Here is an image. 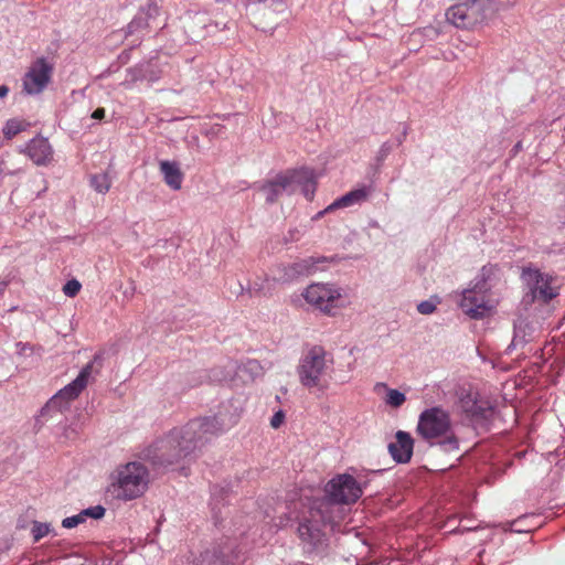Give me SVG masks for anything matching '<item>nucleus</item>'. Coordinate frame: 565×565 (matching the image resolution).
<instances>
[{
  "instance_id": "b1692460",
  "label": "nucleus",
  "mask_w": 565,
  "mask_h": 565,
  "mask_svg": "<svg viewBox=\"0 0 565 565\" xmlns=\"http://www.w3.org/2000/svg\"><path fill=\"white\" fill-rule=\"evenodd\" d=\"M90 186L98 193L105 194L109 191L111 182L107 173H98L90 177Z\"/></svg>"
},
{
  "instance_id": "6e6552de",
  "label": "nucleus",
  "mask_w": 565,
  "mask_h": 565,
  "mask_svg": "<svg viewBox=\"0 0 565 565\" xmlns=\"http://www.w3.org/2000/svg\"><path fill=\"white\" fill-rule=\"evenodd\" d=\"M100 358L95 355L94 359L88 362L79 372L77 377L61 388L42 408V414L50 412L51 409L62 408L66 406L71 401L77 398L83 390L88 385L93 373H98L100 367Z\"/></svg>"
},
{
  "instance_id": "f704fd0d",
  "label": "nucleus",
  "mask_w": 565,
  "mask_h": 565,
  "mask_svg": "<svg viewBox=\"0 0 565 565\" xmlns=\"http://www.w3.org/2000/svg\"><path fill=\"white\" fill-rule=\"evenodd\" d=\"M284 418H285V415L282 412H277L273 417H271V420H270V425L271 427L274 428H278L281 423L284 422Z\"/></svg>"
},
{
  "instance_id": "58836bf2",
  "label": "nucleus",
  "mask_w": 565,
  "mask_h": 565,
  "mask_svg": "<svg viewBox=\"0 0 565 565\" xmlns=\"http://www.w3.org/2000/svg\"><path fill=\"white\" fill-rule=\"evenodd\" d=\"M519 522H520V521H514V522L512 523V531H514V532H527L526 530H523V529L518 527V523H519Z\"/></svg>"
},
{
  "instance_id": "ea45409f",
  "label": "nucleus",
  "mask_w": 565,
  "mask_h": 565,
  "mask_svg": "<svg viewBox=\"0 0 565 565\" xmlns=\"http://www.w3.org/2000/svg\"><path fill=\"white\" fill-rule=\"evenodd\" d=\"M8 286L7 281H0V296L3 295Z\"/></svg>"
},
{
  "instance_id": "39448f33",
  "label": "nucleus",
  "mask_w": 565,
  "mask_h": 565,
  "mask_svg": "<svg viewBox=\"0 0 565 565\" xmlns=\"http://www.w3.org/2000/svg\"><path fill=\"white\" fill-rule=\"evenodd\" d=\"M491 270L492 268L483 267L481 276L473 286L462 291L460 308L472 319H482L491 315L498 305V300L490 292L491 286L486 278Z\"/></svg>"
},
{
  "instance_id": "7ed1b4c3",
  "label": "nucleus",
  "mask_w": 565,
  "mask_h": 565,
  "mask_svg": "<svg viewBox=\"0 0 565 565\" xmlns=\"http://www.w3.org/2000/svg\"><path fill=\"white\" fill-rule=\"evenodd\" d=\"M417 433L431 445H438L445 452H455L459 449L450 415L441 407L425 409L419 415Z\"/></svg>"
},
{
  "instance_id": "412c9836",
  "label": "nucleus",
  "mask_w": 565,
  "mask_h": 565,
  "mask_svg": "<svg viewBox=\"0 0 565 565\" xmlns=\"http://www.w3.org/2000/svg\"><path fill=\"white\" fill-rule=\"evenodd\" d=\"M527 328H529V323H527L526 319L519 318L514 322V334H513V339H512L510 345L507 349L508 353H512L513 350H515L518 348H524L527 344V339H526Z\"/></svg>"
},
{
  "instance_id": "1a4fd4ad",
  "label": "nucleus",
  "mask_w": 565,
  "mask_h": 565,
  "mask_svg": "<svg viewBox=\"0 0 565 565\" xmlns=\"http://www.w3.org/2000/svg\"><path fill=\"white\" fill-rule=\"evenodd\" d=\"M301 297L316 310L331 316L340 307L342 289L333 284L315 282L303 289Z\"/></svg>"
},
{
  "instance_id": "72a5a7b5",
  "label": "nucleus",
  "mask_w": 565,
  "mask_h": 565,
  "mask_svg": "<svg viewBox=\"0 0 565 565\" xmlns=\"http://www.w3.org/2000/svg\"><path fill=\"white\" fill-rule=\"evenodd\" d=\"M391 151H392V146L388 142H384L379 149V152L376 156L377 162L384 161Z\"/></svg>"
},
{
  "instance_id": "a19ab883",
  "label": "nucleus",
  "mask_w": 565,
  "mask_h": 565,
  "mask_svg": "<svg viewBox=\"0 0 565 565\" xmlns=\"http://www.w3.org/2000/svg\"><path fill=\"white\" fill-rule=\"evenodd\" d=\"M469 397H473V396H472L471 394H468L467 396H465V397H462V398H461V406H462V407H463V402H465V401H468V404H467L468 406H471V405H472L471 401H469Z\"/></svg>"
},
{
  "instance_id": "0eeeda50",
  "label": "nucleus",
  "mask_w": 565,
  "mask_h": 565,
  "mask_svg": "<svg viewBox=\"0 0 565 565\" xmlns=\"http://www.w3.org/2000/svg\"><path fill=\"white\" fill-rule=\"evenodd\" d=\"M495 11L493 0H462L447 10L446 18L457 28L470 29L490 19Z\"/></svg>"
},
{
  "instance_id": "473e14b6",
  "label": "nucleus",
  "mask_w": 565,
  "mask_h": 565,
  "mask_svg": "<svg viewBox=\"0 0 565 565\" xmlns=\"http://www.w3.org/2000/svg\"><path fill=\"white\" fill-rule=\"evenodd\" d=\"M266 282H267V280H264V281H260V282L254 281L252 284V286L249 287L248 292L250 295H253V294L254 295H263V296L269 295L270 294L269 289L265 288V284Z\"/></svg>"
},
{
  "instance_id": "f8f14e48",
  "label": "nucleus",
  "mask_w": 565,
  "mask_h": 565,
  "mask_svg": "<svg viewBox=\"0 0 565 565\" xmlns=\"http://www.w3.org/2000/svg\"><path fill=\"white\" fill-rule=\"evenodd\" d=\"M326 262L327 258L321 256H310L307 258L298 259L291 264L281 266V274L276 277V279L286 282L297 279L301 276H309L316 273L318 269H321L322 267L320 265Z\"/></svg>"
},
{
  "instance_id": "f257e3e1",
  "label": "nucleus",
  "mask_w": 565,
  "mask_h": 565,
  "mask_svg": "<svg viewBox=\"0 0 565 565\" xmlns=\"http://www.w3.org/2000/svg\"><path fill=\"white\" fill-rule=\"evenodd\" d=\"M238 415L220 411L215 416L195 418L182 427H174L167 434L154 439L140 452V459L156 469H169L181 465L196 449L204 446L233 427Z\"/></svg>"
},
{
  "instance_id": "9d476101",
  "label": "nucleus",
  "mask_w": 565,
  "mask_h": 565,
  "mask_svg": "<svg viewBox=\"0 0 565 565\" xmlns=\"http://www.w3.org/2000/svg\"><path fill=\"white\" fill-rule=\"evenodd\" d=\"M532 303L539 302L548 305L551 300L559 295L562 281L557 276L532 270Z\"/></svg>"
},
{
  "instance_id": "a878e982",
  "label": "nucleus",
  "mask_w": 565,
  "mask_h": 565,
  "mask_svg": "<svg viewBox=\"0 0 565 565\" xmlns=\"http://www.w3.org/2000/svg\"><path fill=\"white\" fill-rule=\"evenodd\" d=\"M439 303H440V299L437 296L431 297L428 300L420 301L417 305V311L420 315H425V316L431 315V313H434L436 311L437 306Z\"/></svg>"
},
{
  "instance_id": "4be33fe9",
  "label": "nucleus",
  "mask_w": 565,
  "mask_h": 565,
  "mask_svg": "<svg viewBox=\"0 0 565 565\" xmlns=\"http://www.w3.org/2000/svg\"><path fill=\"white\" fill-rule=\"evenodd\" d=\"M472 405L468 406V401L463 402V411L470 414L473 417H488V413L491 412V407L489 405L483 404L482 402L477 401L476 397H469Z\"/></svg>"
},
{
  "instance_id": "7c9ffc66",
  "label": "nucleus",
  "mask_w": 565,
  "mask_h": 565,
  "mask_svg": "<svg viewBox=\"0 0 565 565\" xmlns=\"http://www.w3.org/2000/svg\"><path fill=\"white\" fill-rule=\"evenodd\" d=\"M79 290L81 284L75 279L67 281L63 287L64 294L68 297H75Z\"/></svg>"
},
{
  "instance_id": "c85d7f7f",
  "label": "nucleus",
  "mask_w": 565,
  "mask_h": 565,
  "mask_svg": "<svg viewBox=\"0 0 565 565\" xmlns=\"http://www.w3.org/2000/svg\"><path fill=\"white\" fill-rule=\"evenodd\" d=\"M15 352L20 358H31L36 351H40L41 348H35L34 345L26 342H17L15 343Z\"/></svg>"
},
{
  "instance_id": "cd10ccee",
  "label": "nucleus",
  "mask_w": 565,
  "mask_h": 565,
  "mask_svg": "<svg viewBox=\"0 0 565 565\" xmlns=\"http://www.w3.org/2000/svg\"><path fill=\"white\" fill-rule=\"evenodd\" d=\"M23 130V124L22 121L18 120V119H10L6 122L4 127H3V135L8 138V139H11L12 137H14L15 135H18L19 132H21Z\"/></svg>"
},
{
  "instance_id": "20e7f679",
  "label": "nucleus",
  "mask_w": 565,
  "mask_h": 565,
  "mask_svg": "<svg viewBox=\"0 0 565 565\" xmlns=\"http://www.w3.org/2000/svg\"><path fill=\"white\" fill-rule=\"evenodd\" d=\"M332 370V358L322 347L316 345L300 359L297 374L302 386L323 393L330 385Z\"/></svg>"
},
{
  "instance_id": "e433bc0d",
  "label": "nucleus",
  "mask_w": 565,
  "mask_h": 565,
  "mask_svg": "<svg viewBox=\"0 0 565 565\" xmlns=\"http://www.w3.org/2000/svg\"><path fill=\"white\" fill-rule=\"evenodd\" d=\"M135 286H134V282H131V286L129 289L125 290L124 291V296L127 297V298H131L135 294Z\"/></svg>"
},
{
  "instance_id": "6ab92c4d",
  "label": "nucleus",
  "mask_w": 565,
  "mask_h": 565,
  "mask_svg": "<svg viewBox=\"0 0 565 565\" xmlns=\"http://www.w3.org/2000/svg\"><path fill=\"white\" fill-rule=\"evenodd\" d=\"M160 172L162 173L163 180L168 186L175 191L181 189L183 173L177 162L167 160L161 161Z\"/></svg>"
},
{
  "instance_id": "37998d69",
  "label": "nucleus",
  "mask_w": 565,
  "mask_h": 565,
  "mask_svg": "<svg viewBox=\"0 0 565 565\" xmlns=\"http://www.w3.org/2000/svg\"><path fill=\"white\" fill-rule=\"evenodd\" d=\"M529 268L524 267L523 270H522V275L525 276L527 273H529Z\"/></svg>"
},
{
  "instance_id": "2f4dec72",
  "label": "nucleus",
  "mask_w": 565,
  "mask_h": 565,
  "mask_svg": "<svg viewBox=\"0 0 565 565\" xmlns=\"http://www.w3.org/2000/svg\"><path fill=\"white\" fill-rule=\"evenodd\" d=\"M82 513L85 516V519L89 516L97 520L104 516L105 509L102 505H95L83 510Z\"/></svg>"
},
{
  "instance_id": "aec40b11",
  "label": "nucleus",
  "mask_w": 565,
  "mask_h": 565,
  "mask_svg": "<svg viewBox=\"0 0 565 565\" xmlns=\"http://www.w3.org/2000/svg\"><path fill=\"white\" fill-rule=\"evenodd\" d=\"M230 366L235 369V375L243 382L254 381L264 374V367L257 360H246L239 365L231 363Z\"/></svg>"
},
{
  "instance_id": "c9c22d12",
  "label": "nucleus",
  "mask_w": 565,
  "mask_h": 565,
  "mask_svg": "<svg viewBox=\"0 0 565 565\" xmlns=\"http://www.w3.org/2000/svg\"><path fill=\"white\" fill-rule=\"evenodd\" d=\"M92 117L94 119H103L105 117V109L104 108H97L93 114Z\"/></svg>"
},
{
  "instance_id": "a211bd4d",
  "label": "nucleus",
  "mask_w": 565,
  "mask_h": 565,
  "mask_svg": "<svg viewBox=\"0 0 565 565\" xmlns=\"http://www.w3.org/2000/svg\"><path fill=\"white\" fill-rule=\"evenodd\" d=\"M159 14V7L156 2L150 1L131 20L127 26L129 34L137 33L149 25V20L156 18Z\"/></svg>"
},
{
  "instance_id": "393cba45",
  "label": "nucleus",
  "mask_w": 565,
  "mask_h": 565,
  "mask_svg": "<svg viewBox=\"0 0 565 565\" xmlns=\"http://www.w3.org/2000/svg\"><path fill=\"white\" fill-rule=\"evenodd\" d=\"M211 553L207 551L203 557V562H209V565H224L232 562V555L230 548H221L218 552H214L213 556L215 559L210 562Z\"/></svg>"
},
{
  "instance_id": "9b49d317",
  "label": "nucleus",
  "mask_w": 565,
  "mask_h": 565,
  "mask_svg": "<svg viewBox=\"0 0 565 565\" xmlns=\"http://www.w3.org/2000/svg\"><path fill=\"white\" fill-rule=\"evenodd\" d=\"M53 66L44 57L33 62L23 78L24 90L28 94H39L49 84Z\"/></svg>"
},
{
  "instance_id": "dca6fc26",
  "label": "nucleus",
  "mask_w": 565,
  "mask_h": 565,
  "mask_svg": "<svg viewBox=\"0 0 565 565\" xmlns=\"http://www.w3.org/2000/svg\"><path fill=\"white\" fill-rule=\"evenodd\" d=\"M372 193L371 186H361L358 189H354L341 198L334 200L322 213L331 212L335 209H344L350 207L353 205H360L363 202L367 201Z\"/></svg>"
},
{
  "instance_id": "4c0bfd02",
  "label": "nucleus",
  "mask_w": 565,
  "mask_h": 565,
  "mask_svg": "<svg viewBox=\"0 0 565 565\" xmlns=\"http://www.w3.org/2000/svg\"><path fill=\"white\" fill-rule=\"evenodd\" d=\"M9 93V88L6 85L0 86V97L7 96Z\"/></svg>"
},
{
  "instance_id": "79ce46f5",
  "label": "nucleus",
  "mask_w": 565,
  "mask_h": 565,
  "mask_svg": "<svg viewBox=\"0 0 565 565\" xmlns=\"http://www.w3.org/2000/svg\"><path fill=\"white\" fill-rule=\"evenodd\" d=\"M215 28L216 29H225L226 28V22H224V21H216L215 22Z\"/></svg>"
},
{
  "instance_id": "c756f323",
  "label": "nucleus",
  "mask_w": 565,
  "mask_h": 565,
  "mask_svg": "<svg viewBox=\"0 0 565 565\" xmlns=\"http://www.w3.org/2000/svg\"><path fill=\"white\" fill-rule=\"evenodd\" d=\"M85 520L86 519L83 515V513L79 512L76 515H72V516L65 518L62 521V526L65 527V529H73V527L77 526L78 524L85 522Z\"/></svg>"
},
{
  "instance_id": "f03ea898",
  "label": "nucleus",
  "mask_w": 565,
  "mask_h": 565,
  "mask_svg": "<svg viewBox=\"0 0 565 565\" xmlns=\"http://www.w3.org/2000/svg\"><path fill=\"white\" fill-rule=\"evenodd\" d=\"M326 497L309 510V516L303 518L298 526L302 542L312 550L321 551L326 546V534L322 526L335 524L342 518L339 505L354 503L363 493L361 486L350 475L343 473L332 478L324 488Z\"/></svg>"
},
{
  "instance_id": "f3484780",
  "label": "nucleus",
  "mask_w": 565,
  "mask_h": 565,
  "mask_svg": "<svg viewBox=\"0 0 565 565\" xmlns=\"http://www.w3.org/2000/svg\"><path fill=\"white\" fill-rule=\"evenodd\" d=\"M262 192L264 193L267 203H274L282 192L294 193L295 189L291 188L289 172L277 175L275 180L263 185Z\"/></svg>"
},
{
  "instance_id": "5701e85b",
  "label": "nucleus",
  "mask_w": 565,
  "mask_h": 565,
  "mask_svg": "<svg viewBox=\"0 0 565 565\" xmlns=\"http://www.w3.org/2000/svg\"><path fill=\"white\" fill-rule=\"evenodd\" d=\"M377 386L384 387L386 390V397H385L386 405L397 408V407H401L405 403L406 396L404 393H402L395 388H388L383 383L377 384Z\"/></svg>"
},
{
  "instance_id": "4468645a",
  "label": "nucleus",
  "mask_w": 565,
  "mask_h": 565,
  "mask_svg": "<svg viewBox=\"0 0 565 565\" xmlns=\"http://www.w3.org/2000/svg\"><path fill=\"white\" fill-rule=\"evenodd\" d=\"M289 177L291 179V188H294L295 191L297 188H300L301 192L308 200L313 198L317 182L316 174L312 169L300 168L289 172Z\"/></svg>"
},
{
  "instance_id": "423d86ee",
  "label": "nucleus",
  "mask_w": 565,
  "mask_h": 565,
  "mask_svg": "<svg viewBox=\"0 0 565 565\" xmlns=\"http://www.w3.org/2000/svg\"><path fill=\"white\" fill-rule=\"evenodd\" d=\"M149 484L148 469L137 461L118 467L113 487L118 499L130 501L141 497Z\"/></svg>"
},
{
  "instance_id": "ddd939ff",
  "label": "nucleus",
  "mask_w": 565,
  "mask_h": 565,
  "mask_svg": "<svg viewBox=\"0 0 565 565\" xmlns=\"http://www.w3.org/2000/svg\"><path fill=\"white\" fill-rule=\"evenodd\" d=\"M396 441L388 445L392 458L398 463H406L413 455L414 440L412 436L403 430L396 433Z\"/></svg>"
},
{
  "instance_id": "2eb2a0df",
  "label": "nucleus",
  "mask_w": 565,
  "mask_h": 565,
  "mask_svg": "<svg viewBox=\"0 0 565 565\" xmlns=\"http://www.w3.org/2000/svg\"><path fill=\"white\" fill-rule=\"evenodd\" d=\"M25 153L38 166L47 164L53 158V150L47 139H32L25 147Z\"/></svg>"
},
{
  "instance_id": "bb28decb",
  "label": "nucleus",
  "mask_w": 565,
  "mask_h": 565,
  "mask_svg": "<svg viewBox=\"0 0 565 565\" xmlns=\"http://www.w3.org/2000/svg\"><path fill=\"white\" fill-rule=\"evenodd\" d=\"M51 532V525L49 523H41L34 521L32 524L31 533L34 542H39L45 535Z\"/></svg>"
}]
</instances>
